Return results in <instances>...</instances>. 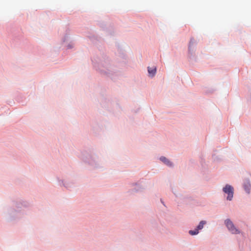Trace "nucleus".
<instances>
[{
    "instance_id": "7",
    "label": "nucleus",
    "mask_w": 251,
    "mask_h": 251,
    "mask_svg": "<svg viewBox=\"0 0 251 251\" xmlns=\"http://www.w3.org/2000/svg\"><path fill=\"white\" fill-rule=\"evenodd\" d=\"M189 233L191 235H197L199 233V230L197 228L195 229L194 230H189Z\"/></svg>"
},
{
    "instance_id": "2",
    "label": "nucleus",
    "mask_w": 251,
    "mask_h": 251,
    "mask_svg": "<svg viewBox=\"0 0 251 251\" xmlns=\"http://www.w3.org/2000/svg\"><path fill=\"white\" fill-rule=\"evenodd\" d=\"M223 191L228 195L227 200L231 201L233 196V188L229 185H226L223 188Z\"/></svg>"
},
{
    "instance_id": "4",
    "label": "nucleus",
    "mask_w": 251,
    "mask_h": 251,
    "mask_svg": "<svg viewBox=\"0 0 251 251\" xmlns=\"http://www.w3.org/2000/svg\"><path fill=\"white\" fill-rule=\"evenodd\" d=\"M156 72V67L150 68L148 67V72L150 75L153 76L154 75Z\"/></svg>"
},
{
    "instance_id": "3",
    "label": "nucleus",
    "mask_w": 251,
    "mask_h": 251,
    "mask_svg": "<svg viewBox=\"0 0 251 251\" xmlns=\"http://www.w3.org/2000/svg\"><path fill=\"white\" fill-rule=\"evenodd\" d=\"M244 187L245 191L248 193H250V191L251 189V185L249 181H247L244 184Z\"/></svg>"
},
{
    "instance_id": "5",
    "label": "nucleus",
    "mask_w": 251,
    "mask_h": 251,
    "mask_svg": "<svg viewBox=\"0 0 251 251\" xmlns=\"http://www.w3.org/2000/svg\"><path fill=\"white\" fill-rule=\"evenodd\" d=\"M160 160L168 166H171V162L165 157H161Z\"/></svg>"
},
{
    "instance_id": "8",
    "label": "nucleus",
    "mask_w": 251,
    "mask_h": 251,
    "mask_svg": "<svg viewBox=\"0 0 251 251\" xmlns=\"http://www.w3.org/2000/svg\"><path fill=\"white\" fill-rule=\"evenodd\" d=\"M192 43V40H191L190 43L191 44Z\"/></svg>"
},
{
    "instance_id": "6",
    "label": "nucleus",
    "mask_w": 251,
    "mask_h": 251,
    "mask_svg": "<svg viewBox=\"0 0 251 251\" xmlns=\"http://www.w3.org/2000/svg\"><path fill=\"white\" fill-rule=\"evenodd\" d=\"M206 224V222L204 221H201L199 223L198 226H197V229L199 230L201 229L203 227V226Z\"/></svg>"
},
{
    "instance_id": "1",
    "label": "nucleus",
    "mask_w": 251,
    "mask_h": 251,
    "mask_svg": "<svg viewBox=\"0 0 251 251\" xmlns=\"http://www.w3.org/2000/svg\"><path fill=\"white\" fill-rule=\"evenodd\" d=\"M225 223L228 230L232 234H239L240 231L234 226L233 223L229 219L225 220Z\"/></svg>"
}]
</instances>
